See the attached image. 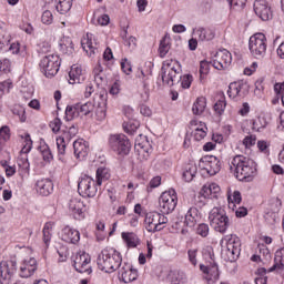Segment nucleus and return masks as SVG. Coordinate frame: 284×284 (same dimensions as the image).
<instances>
[{"mask_svg": "<svg viewBox=\"0 0 284 284\" xmlns=\"http://www.w3.org/2000/svg\"><path fill=\"white\" fill-rule=\"evenodd\" d=\"M212 65L215 70H227L232 65V53L227 49H220L212 55Z\"/></svg>", "mask_w": 284, "mask_h": 284, "instance_id": "nucleus-16", "label": "nucleus"}, {"mask_svg": "<svg viewBox=\"0 0 284 284\" xmlns=\"http://www.w3.org/2000/svg\"><path fill=\"white\" fill-rule=\"evenodd\" d=\"M176 205H179V196L176 195V191H174V189L164 191L160 195L159 210L162 214H172V212L176 210Z\"/></svg>", "mask_w": 284, "mask_h": 284, "instance_id": "nucleus-9", "label": "nucleus"}, {"mask_svg": "<svg viewBox=\"0 0 284 284\" xmlns=\"http://www.w3.org/2000/svg\"><path fill=\"white\" fill-rule=\"evenodd\" d=\"M109 145L115 154L122 156L130 154V140L123 133L111 134L109 136Z\"/></svg>", "mask_w": 284, "mask_h": 284, "instance_id": "nucleus-10", "label": "nucleus"}, {"mask_svg": "<svg viewBox=\"0 0 284 284\" xmlns=\"http://www.w3.org/2000/svg\"><path fill=\"white\" fill-rule=\"evenodd\" d=\"M121 263H123V257L114 247H106L102 250L98 256V267L101 272H105L106 274L116 272V270L121 267Z\"/></svg>", "mask_w": 284, "mask_h": 284, "instance_id": "nucleus-3", "label": "nucleus"}, {"mask_svg": "<svg viewBox=\"0 0 284 284\" xmlns=\"http://www.w3.org/2000/svg\"><path fill=\"white\" fill-rule=\"evenodd\" d=\"M227 105V102H225V94L219 93L217 94V101L214 104V110L217 114H223L225 112V108Z\"/></svg>", "mask_w": 284, "mask_h": 284, "instance_id": "nucleus-44", "label": "nucleus"}, {"mask_svg": "<svg viewBox=\"0 0 284 284\" xmlns=\"http://www.w3.org/2000/svg\"><path fill=\"white\" fill-rule=\"evenodd\" d=\"M210 65H212V61L207 62V60H203L200 62V78L207 77L210 74Z\"/></svg>", "mask_w": 284, "mask_h": 284, "instance_id": "nucleus-55", "label": "nucleus"}, {"mask_svg": "<svg viewBox=\"0 0 284 284\" xmlns=\"http://www.w3.org/2000/svg\"><path fill=\"white\" fill-rule=\"evenodd\" d=\"M90 152V143L83 139H78L73 142V154L75 159L83 161Z\"/></svg>", "mask_w": 284, "mask_h": 284, "instance_id": "nucleus-26", "label": "nucleus"}, {"mask_svg": "<svg viewBox=\"0 0 284 284\" xmlns=\"http://www.w3.org/2000/svg\"><path fill=\"white\" fill-rule=\"evenodd\" d=\"M248 50L254 59H263L267 54V37L255 33L248 40Z\"/></svg>", "mask_w": 284, "mask_h": 284, "instance_id": "nucleus-7", "label": "nucleus"}, {"mask_svg": "<svg viewBox=\"0 0 284 284\" xmlns=\"http://www.w3.org/2000/svg\"><path fill=\"white\" fill-rule=\"evenodd\" d=\"M40 70L44 77L51 79L59 73V68H61V58L54 53H48L43 55L40 60Z\"/></svg>", "mask_w": 284, "mask_h": 284, "instance_id": "nucleus-6", "label": "nucleus"}, {"mask_svg": "<svg viewBox=\"0 0 284 284\" xmlns=\"http://www.w3.org/2000/svg\"><path fill=\"white\" fill-rule=\"evenodd\" d=\"M284 270V247L275 252L274 265L268 268V272H283Z\"/></svg>", "mask_w": 284, "mask_h": 284, "instance_id": "nucleus-34", "label": "nucleus"}, {"mask_svg": "<svg viewBox=\"0 0 284 284\" xmlns=\"http://www.w3.org/2000/svg\"><path fill=\"white\" fill-rule=\"evenodd\" d=\"M254 12L262 21H270L272 19V7L265 0H256L254 2Z\"/></svg>", "mask_w": 284, "mask_h": 284, "instance_id": "nucleus-20", "label": "nucleus"}, {"mask_svg": "<svg viewBox=\"0 0 284 284\" xmlns=\"http://www.w3.org/2000/svg\"><path fill=\"white\" fill-rule=\"evenodd\" d=\"M17 272V262L2 261L0 262V284L12 283V274Z\"/></svg>", "mask_w": 284, "mask_h": 284, "instance_id": "nucleus-17", "label": "nucleus"}, {"mask_svg": "<svg viewBox=\"0 0 284 284\" xmlns=\"http://www.w3.org/2000/svg\"><path fill=\"white\" fill-rule=\"evenodd\" d=\"M221 193V186L216 183H206L201 190V195L204 199H216Z\"/></svg>", "mask_w": 284, "mask_h": 284, "instance_id": "nucleus-31", "label": "nucleus"}, {"mask_svg": "<svg viewBox=\"0 0 284 284\" xmlns=\"http://www.w3.org/2000/svg\"><path fill=\"white\" fill-rule=\"evenodd\" d=\"M60 52L63 54H74V42H72L71 38H63L60 41Z\"/></svg>", "mask_w": 284, "mask_h": 284, "instance_id": "nucleus-36", "label": "nucleus"}, {"mask_svg": "<svg viewBox=\"0 0 284 284\" xmlns=\"http://www.w3.org/2000/svg\"><path fill=\"white\" fill-rule=\"evenodd\" d=\"M196 172H199V166H196V163L190 162L183 166L182 179H184L186 183H190L194 181Z\"/></svg>", "mask_w": 284, "mask_h": 284, "instance_id": "nucleus-33", "label": "nucleus"}, {"mask_svg": "<svg viewBox=\"0 0 284 284\" xmlns=\"http://www.w3.org/2000/svg\"><path fill=\"white\" fill-rule=\"evenodd\" d=\"M38 270L37 260L34 257H27L20 264V276L21 278H30L34 275Z\"/></svg>", "mask_w": 284, "mask_h": 284, "instance_id": "nucleus-21", "label": "nucleus"}, {"mask_svg": "<svg viewBox=\"0 0 284 284\" xmlns=\"http://www.w3.org/2000/svg\"><path fill=\"white\" fill-rule=\"evenodd\" d=\"M90 254L78 253L73 260V265L77 272L80 274H92V267L90 266Z\"/></svg>", "mask_w": 284, "mask_h": 284, "instance_id": "nucleus-18", "label": "nucleus"}, {"mask_svg": "<svg viewBox=\"0 0 284 284\" xmlns=\"http://www.w3.org/2000/svg\"><path fill=\"white\" fill-rule=\"evenodd\" d=\"M206 105L207 102L205 101V98H197L192 106L193 114H195V116H201V114L205 112Z\"/></svg>", "mask_w": 284, "mask_h": 284, "instance_id": "nucleus-38", "label": "nucleus"}, {"mask_svg": "<svg viewBox=\"0 0 284 284\" xmlns=\"http://www.w3.org/2000/svg\"><path fill=\"white\" fill-rule=\"evenodd\" d=\"M81 45L88 57H92L99 52V43L97 42V37L92 33H87L81 39Z\"/></svg>", "mask_w": 284, "mask_h": 284, "instance_id": "nucleus-19", "label": "nucleus"}, {"mask_svg": "<svg viewBox=\"0 0 284 284\" xmlns=\"http://www.w3.org/2000/svg\"><path fill=\"white\" fill-rule=\"evenodd\" d=\"M7 141H10V128L4 125L0 129V145H3Z\"/></svg>", "mask_w": 284, "mask_h": 284, "instance_id": "nucleus-56", "label": "nucleus"}, {"mask_svg": "<svg viewBox=\"0 0 284 284\" xmlns=\"http://www.w3.org/2000/svg\"><path fill=\"white\" fill-rule=\"evenodd\" d=\"M209 223L215 232L225 234L230 227V217L223 207L215 206L209 212Z\"/></svg>", "mask_w": 284, "mask_h": 284, "instance_id": "nucleus-5", "label": "nucleus"}, {"mask_svg": "<svg viewBox=\"0 0 284 284\" xmlns=\"http://www.w3.org/2000/svg\"><path fill=\"white\" fill-rule=\"evenodd\" d=\"M181 72H183V69L179 60H165L162 64V81L164 85L172 88L174 83L180 82L182 90H190L192 81H194V77H192V74H184L180 77L179 80V74H181Z\"/></svg>", "mask_w": 284, "mask_h": 284, "instance_id": "nucleus-1", "label": "nucleus"}, {"mask_svg": "<svg viewBox=\"0 0 284 284\" xmlns=\"http://www.w3.org/2000/svg\"><path fill=\"white\" fill-rule=\"evenodd\" d=\"M12 80H4L0 82V101L3 99L4 94H9L10 90H12Z\"/></svg>", "mask_w": 284, "mask_h": 284, "instance_id": "nucleus-52", "label": "nucleus"}, {"mask_svg": "<svg viewBox=\"0 0 284 284\" xmlns=\"http://www.w3.org/2000/svg\"><path fill=\"white\" fill-rule=\"evenodd\" d=\"M197 234L205 239L210 234V226L205 223H202L197 226Z\"/></svg>", "mask_w": 284, "mask_h": 284, "instance_id": "nucleus-59", "label": "nucleus"}, {"mask_svg": "<svg viewBox=\"0 0 284 284\" xmlns=\"http://www.w3.org/2000/svg\"><path fill=\"white\" fill-rule=\"evenodd\" d=\"M252 128L255 132H261L262 130H265V128H267V120H265L264 116H258L253 121Z\"/></svg>", "mask_w": 284, "mask_h": 284, "instance_id": "nucleus-51", "label": "nucleus"}, {"mask_svg": "<svg viewBox=\"0 0 284 284\" xmlns=\"http://www.w3.org/2000/svg\"><path fill=\"white\" fill-rule=\"evenodd\" d=\"M79 116H81V113L79 111V105L78 104H75L73 106H67V109H65V119L68 121H72V119H77Z\"/></svg>", "mask_w": 284, "mask_h": 284, "instance_id": "nucleus-48", "label": "nucleus"}, {"mask_svg": "<svg viewBox=\"0 0 284 284\" xmlns=\"http://www.w3.org/2000/svg\"><path fill=\"white\" fill-rule=\"evenodd\" d=\"M77 134H79V128L74 125L65 126V129L62 130V134L55 139L59 156L65 155V148H68V143H70Z\"/></svg>", "mask_w": 284, "mask_h": 284, "instance_id": "nucleus-13", "label": "nucleus"}, {"mask_svg": "<svg viewBox=\"0 0 284 284\" xmlns=\"http://www.w3.org/2000/svg\"><path fill=\"white\" fill-rule=\"evenodd\" d=\"M93 105L97 121H105L108 116V93L105 91L95 93L93 97Z\"/></svg>", "mask_w": 284, "mask_h": 284, "instance_id": "nucleus-14", "label": "nucleus"}, {"mask_svg": "<svg viewBox=\"0 0 284 284\" xmlns=\"http://www.w3.org/2000/svg\"><path fill=\"white\" fill-rule=\"evenodd\" d=\"M206 128H207V124L199 120H191L189 125V130L191 131V134H194L195 132H199L201 130H205Z\"/></svg>", "mask_w": 284, "mask_h": 284, "instance_id": "nucleus-50", "label": "nucleus"}, {"mask_svg": "<svg viewBox=\"0 0 284 284\" xmlns=\"http://www.w3.org/2000/svg\"><path fill=\"white\" fill-rule=\"evenodd\" d=\"M55 8L60 14H68L72 9V0H58Z\"/></svg>", "mask_w": 284, "mask_h": 284, "instance_id": "nucleus-43", "label": "nucleus"}, {"mask_svg": "<svg viewBox=\"0 0 284 284\" xmlns=\"http://www.w3.org/2000/svg\"><path fill=\"white\" fill-rule=\"evenodd\" d=\"M94 82L97 85H105L108 83V75L101 64H98L93 70Z\"/></svg>", "mask_w": 284, "mask_h": 284, "instance_id": "nucleus-35", "label": "nucleus"}, {"mask_svg": "<svg viewBox=\"0 0 284 284\" xmlns=\"http://www.w3.org/2000/svg\"><path fill=\"white\" fill-rule=\"evenodd\" d=\"M122 239L126 243L128 247H136L139 245V236L134 233H122Z\"/></svg>", "mask_w": 284, "mask_h": 284, "instance_id": "nucleus-42", "label": "nucleus"}, {"mask_svg": "<svg viewBox=\"0 0 284 284\" xmlns=\"http://www.w3.org/2000/svg\"><path fill=\"white\" fill-rule=\"evenodd\" d=\"M203 258L206 262L200 265V270L204 274L205 281H207V283H216V281L221 278V272L219 271V265L214 262L212 247H207L203 251Z\"/></svg>", "mask_w": 284, "mask_h": 284, "instance_id": "nucleus-4", "label": "nucleus"}, {"mask_svg": "<svg viewBox=\"0 0 284 284\" xmlns=\"http://www.w3.org/2000/svg\"><path fill=\"white\" fill-rule=\"evenodd\" d=\"M121 68L124 74H132V64L130 63V61H128V59H122Z\"/></svg>", "mask_w": 284, "mask_h": 284, "instance_id": "nucleus-62", "label": "nucleus"}, {"mask_svg": "<svg viewBox=\"0 0 284 284\" xmlns=\"http://www.w3.org/2000/svg\"><path fill=\"white\" fill-rule=\"evenodd\" d=\"M243 145L247 149L253 148L256 145V136L255 135H247L243 140Z\"/></svg>", "mask_w": 284, "mask_h": 284, "instance_id": "nucleus-60", "label": "nucleus"}, {"mask_svg": "<svg viewBox=\"0 0 284 284\" xmlns=\"http://www.w3.org/2000/svg\"><path fill=\"white\" fill-rule=\"evenodd\" d=\"M120 281L123 283H132L139 278V273L136 270L132 268V266L125 264L119 271Z\"/></svg>", "mask_w": 284, "mask_h": 284, "instance_id": "nucleus-29", "label": "nucleus"}, {"mask_svg": "<svg viewBox=\"0 0 284 284\" xmlns=\"http://www.w3.org/2000/svg\"><path fill=\"white\" fill-rule=\"evenodd\" d=\"M69 212L73 217L81 220L84 217L85 204L81 197H72L68 203Z\"/></svg>", "mask_w": 284, "mask_h": 284, "instance_id": "nucleus-24", "label": "nucleus"}, {"mask_svg": "<svg viewBox=\"0 0 284 284\" xmlns=\"http://www.w3.org/2000/svg\"><path fill=\"white\" fill-rule=\"evenodd\" d=\"M121 92V81H115L110 90H109V94H111L112 97H116L119 93Z\"/></svg>", "mask_w": 284, "mask_h": 284, "instance_id": "nucleus-61", "label": "nucleus"}, {"mask_svg": "<svg viewBox=\"0 0 284 284\" xmlns=\"http://www.w3.org/2000/svg\"><path fill=\"white\" fill-rule=\"evenodd\" d=\"M191 135L195 141H203V139L207 136V128L202 129L200 131H195V133H191Z\"/></svg>", "mask_w": 284, "mask_h": 284, "instance_id": "nucleus-64", "label": "nucleus"}, {"mask_svg": "<svg viewBox=\"0 0 284 284\" xmlns=\"http://www.w3.org/2000/svg\"><path fill=\"white\" fill-rule=\"evenodd\" d=\"M170 37L165 36L161 41H160V47H159V53L160 57L163 59L166 57L168 52H170Z\"/></svg>", "mask_w": 284, "mask_h": 284, "instance_id": "nucleus-45", "label": "nucleus"}, {"mask_svg": "<svg viewBox=\"0 0 284 284\" xmlns=\"http://www.w3.org/2000/svg\"><path fill=\"white\" fill-rule=\"evenodd\" d=\"M135 148L139 155L140 161H148L150 159V146H145V144L140 143L139 140L135 141Z\"/></svg>", "mask_w": 284, "mask_h": 284, "instance_id": "nucleus-37", "label": "nucleus"}, {"mask_svg": "<svg viewBox=\"0 0 284 284\" xmlns=\"http://www.w3.org/2000/svg\"><path fill=\"white\" fill-rule=\"evenodd\" d=\"M34 189L40 196H50L54 192V183L48 178H41L36 181Z\"/></svg>", "mask_w": 284, "mask_h": 284, "instance_id": "nucleus-23", "label": "nucleus"}, {"mask_svg": "<svg viewBox=\"0 0 284 284\" xmlns=\"http://www.w3.org/2000/svg\"><path fill=\"white\" fill-rule=\"evenodd\" d=\"M227 201H229L230 210H234L236 207V205H239L242 201L241 192L234 191L232 193V191H229L227 192Z\"/></svg>", "mask_w": 284, "mask_h": 284, "instance_id": "nucleus-39", "label": "nucleus"}, {"mask_svg": "<svg viewBox=\"0 0 284 284\" xmlns=\"http://www.w3.org/2000/svg\"><path fill=\"white\" fill-rule=\"evenodd\" d=\"M40 152L42 154L43 161H47L48 163H50V161H52V159H53L52 151H50V146H48V144H45V143L41 144Z\"/></svg>", "mask_w": 284, "mask_h": 284, "instance_id": "nucleus-54", "label": "nucleus"}, {"mask_svg": "<svg viewBox=\"0 0 284 284\" xmlns=\"http://www.w3.org/2000/svg\"><path fill=\"white\" fill-rule=\"evenodd\" d=\"M78 110L80 112V116H88V114H92V112L95 111L92 102L78 103Z\"/></svg>", "mask_w": 284, "mask_h": 284, "instance_id": "nucleus-41", "label": "nucleus"}, {"mask_svg": "<svg viewBox=\"0 0 284 284\" xmlns=\"http://www.w3.org/2000/svg\"><path fill=\"white\" fill-rule=\"evenodd\" d=\"M52 230H54V222H47L43 226V241L47 246L50 245V241H52Z\"/></svg>", "mask_w": 284, "mask_h": 284, "instance_id": "nucleus-40", "label": "nucleus"}, {"mask_svg": "<svg viewBox=\"0 0 284 284\" xmlns=\"http://www.w3.org/2000/svg\"><path fill=\"white\" fill-rule=\"evenodd\" d=\"M50 128L52 130V132H54L57 134V132L61 131V119L59 118H54L51 122H50Z\"/></svg>", "mask_w": 284, "mask_h": 284, "instance_id": "nucleus-63", "label": "nucleus"}, {"mask_svg": "<svg viewBox=\"0 0 284 284\" xmlns=\"http://www.w3.org/2000/svg\"><path fill=\"white\" fill-rule=\"evenodd\" d=\"M224 241L226 242V247L222 251V254L225 261L234 263V261L241 256V239L234 234H231L224 236Z\"/></svg>", "mask_w": 284, "mask_h": 284, "instance_id": "nucleus-8", "label": "nucleus"}, {"mask_svg": "<svg viewBox=\"0 0 284 284\" xmlns=\"http://www.w3.org/2000/svg\"><path fill=\"white\" fill-rule=\"evenodd\" d=\"M168 223V216H164L163 213L150 212L146 213L144 219L145 229L149 232H161Z\"/></svg>", "mask_w": 284, "mask_h": 284, "instance_id": "nucleus-11", "label": "nucleus"}, {"mask_svg": "<svg viewBox=\"0 0 284 284\" xmlns=\"http://www.w3.org/2000/svg\"><path fill=\"white\" fill-rule=\"evenodd\" d=\"M202 219L203 213L196 206H191L184 215V225L191 229L196 227V224L201 223Z\"/></svg>", "mask_w": 284, "mask_h": 284, "instance_id": "nucleus-22", "label": "nucleus"}, {"mask_svg": "<svg viewBox=\"0 0 284 284\" xmlns=\"http://www.w3.org/2000/svg\"><path fill=\"white\" fill-rule=\"evenodd\" d=\"M192 34L193 37H196L200 43H205V41H212V39H214L215 37V33L212 31V29H207L204 27L194 28Z\"/></svg>", "mask_w": 284, "mask_h": 284, "instance_id": "nucleus-30", "label": "nucleus"}, {"mask_svg": "<svg viewBox=\"0 0 284 284\" xmlns=\"http://www.w3.org/2000/svg\"><path fill=\"white\" fill-rule=\"evenodd\" d=\"M199 168L210 176H214L221 172V160L214 155H206L200 160Z\"/></svg>", "mask_w": 284, "mask_h": 284, "instance_id": "nucleus-15", "label": "nucleus"}, {"mask_svg": "<svg viewBox=\"0 0 284 284\" xmlns=\"http://www.w3.org/2000/svg\"><path fill=\"white\" fill-rule=\"evenodd\" d=\"M18 168H20L21 172L28 174L30 172V162L28 161V155L21 156L18 159Z\"/></svg>", "mask_w": 284, "mask_h": 284, "instance_id": "nucleus-53", "label": "nucleus"}, {"mask_svg": "<svg viewBox=\"0 0 284 284\" xmlns=\"http://www.w3.org/2000/svg\"><path fill=\"white\" fill-rule=\"evenodd\" d=\"M18 139L22 143L21 154H29L32 151V138L26 131H19Z\"/></svg>", "mask_w": 284, "mask_h": 284, "instance_id": "nucleus-32", "label": "nucleus"}, {"mask_svg": "<svg viewBox=\"0 0 284 284\" xmlns=\"http://www.w3.org/2000/svg\"><path fill=\"white\" fill-rule=\"evenodd\" d=\"M93 19L97 21L98 26H108V23H110V16L101 14V9L94 11Z\"/></svg>", "mask_w": 284, "mask_h": 284, "instance_id": "nucleus-46", "label": "nucleus"}, {"mask_svg": "<svg viewBox=\"0 0 284 284\" xmlns=\"http://www.w3.org/2000/svg\"><path fill=\"white\" fill-rule=\"evenodd\" d=\"M108 179H110V170H108L106 168H99L97 170V182L98 185H102L103 181H108Z\"/></svg>", "mask_w": 284, "mask_h": 284, "instance_id": "nucleus-47", "label": "nucleus"}, {"mask_svg": "<svg viewBox=\"0 0 284 284\" xmlns=\"http://www.w3.org/2000/svg\"><path fill=\"white\" fill-rule=\"evenodd\" d=\"M13 114L18 116L21 123H26V109L23 106H16L13 109Z\"/></svg>", "mask_w": 284, "mask_h": 284, "instance_id": "nucleus-58", "label": "nucleus"}, {"mask_svg": "<svg viewBox=\"0 0 284 284\" xmlns=\"http://www.w3.org/2000/svg\"><path fill=\"white\" fill-rule=\"evenodd\" d=\"M60 237L64 241V243H72L75 245V243L81 241V233L75 229L64 226L60 233Z\"/></svg>", "mask_w": 284, "mask_h": 284, "instance_id": "nucleus-27", "label": "nucleus"}, {"mask_svg": "<svg viewBox=\"0 0 284 284\" xmlns=\"http://www.w3.org/2000/svg\"><path fill=\"white\" fill-rule=\"evenodd\" d=\"M41 21H42V23H44V26H50V24H52V21H54V16L52 14V11L45 10V11L42 13Z\"/></svg>", "mask_w": 284, "mask_h": 284, "instance_id": "nucleus-57", "label": "nucleus"}, {"mask_svg": "<svg viewBox=\"0 0 284 284\" xmlns=\"http://www.w3.org/2000/svg\"><path fill=\"white\" fill-rule=\"evenodd\" d=\"M231 174L237 179V181H245L250 183L254 181L257 174L256 162L245 155H235L229 162Z\"/></svg>", "mask_w": 284, "mask_h": 284, "instance_id": "nucleus-2", "label": "nucleus"}, {"mask_svg": "<svg viewBox=\"0 0 284 284\" xmlns=\"http://www.w3.org/2000/svg\"><path fill=\"white\" fill-rule=\"evenodd\" d=\"M85 81V72L81 65L73 64L69 71V83L74 85L77 83H83Z\"/></svg>", "mask_w": 284, "mask_h": 284, "instance_id": "nucleus-28", "label": "nucleus"}, {"mask_svg": "<svg viewBox=\"0 0 284 284\" xmlns=\"http://www.w3.org/2000/svg\"><path fill=\"white\" fill-rule=\"evenodd\" d=\"M99 187H101V184L89 175L81 176L78 183V192L81 194V196H97Z\"/></svg>", "mask_w": 284, "mask_h": 284, "instance_id": "nucleus-12", "label": "nucleus"}, {"mask_svg": "<svg viewBox=\"0 0 284 284\" xmlns=\"http://www.w3.org/2000/svg\"><path fill=\"white\" fill-rule=\"evenodd\" d=\"M248 90H250V87L247 85L246 82H243V81L232 82L229 85L227 94L230 99H236V97H245Z\"/></svg>", "mask_w": 284, "mask_h": 284, "instance_id": "nucleus-25", "label": "nucleus"}, {"mask_svg": "<svg viewBox=\"0 0 284 284\" xmlns=\"http://www.w3.org/2000/svg\"><path fill=\"white\" fill-rule=\"evenodd\" d=\"M140 126H141V123L138 120H130L123 125L126 134H134V132H136Z\"/></svg>", "mask_w": 284, "mask_h": 284, "instance_id": "nucleus-49", "label": "nucleus"}]
</instances>
